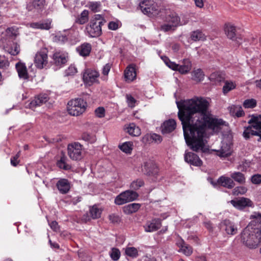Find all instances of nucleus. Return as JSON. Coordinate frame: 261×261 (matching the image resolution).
Returning a JSON list of instances; mask_svg holds the SVG:
<instances>
[{
    "instance_id": "nucleus-27",
    "label": "nucleus",
    "mask_w": 261,
    "mask_h": 261,
    "mask_svg": "<svg viewBox=\"0 0 261 261\" xmlns=\"http://www.w3.org/2000/svg\"><path fill=\"white\" fill-rule=\"evenodd\" d=\"M76 50L79 54L83 57H86L89 55L91 50V45L89 43H84L76 48Z\"/></svg>"
},
{
    "instance_id": "nucleus-16",
    "label": "nucleus",
    "mask_w": 261,
    "mask_h": 261,
    "mask_svg": "<svg viewBox=\"0 0 261 261\" xmlns=\"http://www.w3.org/2000/svg\"><path fill=\"white\" fill-rule=\"evenodd\" d=\"M130 201V191L126 190L116 196L115 203L117 205H122Z\"/></svg>"
},
{
    "instance_id": "nucleus-60",
    "label": "nucleus",
    "mask_w": 261,
    "mask_h": 261,
    "mask_svg": "<svg viewBox=\"0 0 261 261\" xmlns=\"http://www.w3.org/2000/svg\"><path fill=\"white\" fill-rule=\"evenodd\" d=\"M49 225H50L51 228L55 231H57L59 229V227L58 224L56 221H52L49 224Z\"/></svg>"
},
{
    "instance_id": "nucleus-11",
    "label": "nucleus",
    "mask_w": 261,
    "mask_h": 261,
    "mask_svg": "<svg viewBox=\"0 0 261 261\" xmlns=\"http://www.w3.org/2000/svg\"><path fill=\"white\" fill-rule=\"evenodd\" d=\"M48 99V96L46 94H41L35 97L34 99L25 106V107L34 110L37 107L45 103Z\"/></svg>"
},
{
    "instance_id": "nucleus-38",
    "label": "nucleus",
    "mask_w": 261,
    "mask_h": 261,
    "mask_svg": "<svg viewBox=\"0 0 261 261\" xmlns=\"http://www.w3.org/2000/svg\"><path fill=\"white\" fill-rule=\"evenodd\" d=\"M82 139L90 143H93L96 141V137L94 134L88 132L84 133L82 136Z\"/></svg>"
},
{
    "instance_id": "nucleus-56",
    "label": "nucleus",
    "mask_w": 261,
    "mask_h": 261,
    "mask_svg": "<svg viewBox=\"0 0 261 261\" xmlns=\"http://www.w3.org/2000/svg\"><path fill=\"white\" fill-rule=\"evenodd\" d=\"M251 182L256 185L261 184V174H256L251 177Z\"/></svg>"
},
{
    "instance_id": "nucleus-57",
    "label": "nucleus",
    "mask_w": 261,
    "mask_h": 261,
    "mask_svg": "<svg viewBox=\"0 0 261 261\" xmlns=\"http://www.w3.org/2000/svg\"><path fill=\"white\" fill-rule=\"evenodd\" d=\"M144 184L143 181L141 179H137L136 181L132 183V187L135 190L139 189Z\"/></svg>"
},
{
    "instance_id": "nucleus-44",
    "label": "nucleus",
    "mask_w": 261,
    "mask_h": 261,
    "mask_svg": "<svg viewBox=\"0 0 261 261\" xmlns=\"http://www.w3.org/2000/svg\"><path fill=\"white\" fill-rule=\"evenodd\" d=\"M256 106V101L254 99H248L243 102V107L245 108H253Z\"/></svg>"
},
{
    "instance_id": "nucleus-22",
    "label": "nucleus",
    "mask_w": 261,
    "mask_h": 261,
    "mask_svg": "<svg viewBox=\"0 0 261 261\" xmlns=\"http://www.w3.org/2000/svg\"><path fill=\"white\" fill-rule=\"evenodd\" d=\"M161 220L160 219H155L151 222H148L144 226L145 230L147 232L154 231L161 226Z\"/></svg>"
},
{
    "instance_id": "nucleus-51",
    "label": "nucleus",
    "mask_w": 261,
    "mask_h": 261,
    "mask_svg": "<svg viewBox=\"0 0 261 261\" xmlns=\"http://www.w3.org/2000/svg\"><path fill=\"white\" fill-rule=\"evenodd\" d=\"M141 132L138 126H136L133 123H132V136H139L141 135Z\"/></svg>"
},
{
    "instance_id": "nucleus-17",
    "label": "nucleus",
    "mask_w": 261,
    "mask_h": 261,
    "mask_svg": "<svg viewBox=\"0 0 261 261\" xmlns=\"http://www.w3.org/2000/svg\"><path fill=\"white\" fill-rule=\"evenodd\" d=\"M56 186L62 194L67 193L70 189V182L67 179L61 178L56 184Z\"/></svg>"
},
{
    "instance_id": "nucleus-47",
    "label": "nucleus",
    "mask_w": 261,
    "mask_h": 261,
    "mask_svg": "<svg viewBox=\"0 0 261 261\" xmlns=\"http://www.w3.org/2000/svg\"><path fill=\"white\" fill-rule=\"evenodd\" d=\"M247 189L243 186H239L236 187L232 191L234 195H238L239 194H244L246 193Z\"/></svg>"
},
{
    "instance_id": "nucleus-1",
    "label": "nucleus",
    "mask_w": 261,
    "mask_h": 261,
    "mask_svg": "<svg viewBox=\"0 0 261 261\" xmlns=\"http://www.w3.org/2000/svg\"><path fill=\"white\" fill-rule=\"evenodd\" d=\"M176 105L187 144L194 151H204L207 129L217 132L223 121L213 117L209 111V102L203 97L176 101Z\"/></svg>"
},
{
    "instance_id": "nucleus-21",
    "label": "nucleus",
    "mask_w": 261,
    "mask_h": 261,
    "mask_svg": "<svg viewBox=\"0 0 261 261\" xmlns=\"http://www.w3.org/2000/svg\"><path fill=\"white\" fill-rule=\"evenodd\" d=\"M176 126L175 120L170 119L165 121L162 126V132L163 134H168L174 130Z\"/></svg>"
},
{
    "instance_id": "nucleus-39",
    "label": "nucleus",
    "mask_w": 261,
    "mask_h": 261,
    "mask_svg": "<svg viewBox=\"0 0 261 261\" xmlns=\"http://www.w3.org/2000/svg\"><path fill=\"white\" fill-rule=\"evenodd\" d=\"M252 218H255L256 219V222H258V220H259V223L258 224V226L254 228V232L256 234H257L258 237H259L260 240H261V215L260 214H255L253 215H251V216Z\"/></svg>"
},
{
    "instance_id": "nucleus-35",
    "label": "nucleus",
    "mask_w": 261,
    "mask_h": 261,
    "mask_svg": "<svg viewBox=\"0 0 261 261\" xmlns=\"http://www.w3.org/2000/svg\"><path fill=\"white\" fill-rule=\"evenodd\" d=\"M224 75L219 72H214L210 76V80L216 84L221 82L224 80Z\"/></svg>"
},
{
    "instance_id": "nucleus-18",
    "label": "nucleus",
    "mask_w": 261,
    "mask_h": 261,
    "mask_svg": "<svg viewBox=\"0 0 261 261\" xmlns=\"http://www.w3.org/2000/svg\"><path fill=\"white\" fill-rule=\"evenodd\" d=\"M30 26L35 29L48 30L51 28V20L47 19L39 22H32L30 24Z\"/></svg>"
},
{
    "instance_id": "nucleus-52",
    "label": "nucleus",
    "mask_w": 261,
    "mask_h": 261,
    "mask_svg": "<svg viewBox=\"0 0 261 261\" xmlns=\"http://www.w3.org/2000/svg\"><path fill=\"white\" fill-rule=\"evenodd\" d=\"M162 58L166 65L168 66L170 68L172 69L173 68H175L177 67L176 64L174 62H171L167 57H162Z\"/></svg>"
},
{
    "instance_id": "nucleus-41",
    "label": "nucleus",
    "mask_w": 261,
    "mask_h": 261,
    "mask_svg": "<svg viewBox=\"0 0 261 261\" xmlns=\"http://www.w3.org/2000/svg\"><path fill=\"white\" fill-rule=\"evenodd\" d=\"M119 148L123 152L129 153L130 152V142H125L118 146Z\"/></svg>"
},
{
    "instance_id": "nucleus-53",
    "label": "nucleus",
    "mask_w": 261,
    "mask_h": 261,
    "mask_svg": "<svg viewBox=\"0 0 261 261\" xmlns=\"http://www.w3.org/2000/svg\"><path fill=\"white\" fill-rule=\"evenodd\" d=\"M33 1L36 10H40L42 9L45 4L44 0H33Z\"/></svg>"
},
{
    "instance_id": "nucleus-55",
    "label": "nucleus",
    "mask_w": 261,
    "mask_h": 261,
    "mask_svg": "<svg viewBox=\"0 0 261 261\" xmlns=\"http://www.w3.org/2000/svg\"><path fill=\"white\" fill-rule=\"evenodd\" d=\"M130 65H128L126 69L124 70V80L129 83L130 81Z\"/></svg>"
},
{
    "instance_id": "nucleus-8",
    "label": "nucleus",
    "mask_w": 261,
    "mask_h": 261,
    "mask_svg": "<svg viewBox=\"0 0 261 261\" xmlns=\"http://www.w3.org/2000/svg\"><path fill=\"white\" fill-rule=\"evenodd\" d=\"M48 50L45 47L41 48L35 55L34 64L39 69H42L48 63Z\"/></svg>"
},
{
    "instance_id": "nucleus-5",
    "label": "nucleus",
    "mask_w": 261,
    "mask_h": 261,
    "mask_svg": "<svg viewBox=\"0 0 261 261\" xmlns=\"http://www.w3.org/2000/svg\"><path fill=\"white\" fill-rule=\"evenodd\" d=\"M241 239L243 243L251 249L257 247L261 240L257 234L254 232V228L251 226H248L243 230L241 234Z\"/></svg>"
},
{
    "instance_id": "nucleus-42",
    "label": "nucleus",
    "mask_w": 261,
    "mask_h": 261,
    "mask_svg": "<svg viewBox=\"0 0 261 261\" xmlns=\"http://www.w3.org/2000/svg\"><path fill=\"white\" fill-rule=\"evenodd\" d=\"M121 26V22L118 20L111 21L108 23V29L111 30L115 31Z\"/></svg>"
},
{
    "instance_id": "nucleus-50",
    "label": "nucleus",
    "mask_w": 261,
    "mask_h": 261,
    "mask_svg": "<svg viewBox=\"0 0 261 261\" xmlns=\"http://www.w3.org/2000/svg\"><path fill=\"white\" fill-rule=\"evenodd\" d=\"M76 72L77 69L73 65H70L68 69L65 70V74L67 76L74 75Z\"/></svg>"
},
{
    "instance_id": "nucleus-40",
    "label": "nucleus",
    "mask_w": 261,
    "mask_h": 261,
    "mask_svg": "<svg viewBox=\"0 0 261 261\" xmlns=\"http://www.w3.org/2000/svg\"><path fill=\"white\" fill-rule=\"evenodd\" d=\"M236 88V84L231 81H226L223 87V92L224 94L227 93L228 92Z\"/></svg>"
},
{
    "instance_id": "nucleus-49",
    "label": "nucleus",
    "mask_w": 261,
    "mask_h": 261,
    "mask_svg": "<svg viewBox=\"0 0 261 261\" xmlns=\"http://www.w3.org/2000/svg\"><path fill=\"white\" fill-rule=\"evenodd\" d=\"M20 155V151H18L17 153L14 156H12L11 158L10 162L11 164L14 166L16 167L17 166L19 163V160H18V158H19Z\"/></svg>"
},
{
    "instance_id": "nucleus-25",
    "label": "nucleus",
    "mask_w": 261,
    "mask_h": 261,
    "mask_svg": "<svg viewBox=\"0 0 261 261\" xmlns=\"http://www.w3.org/2000/svg\"><path fill=\"white\" fill-rule=\"evenodd\" d=\"M225 226V230L228 234L234 235L238 232V229L235 224L229 220H225L223 223Z\"/></svg>"
},
{
    "instance_id": "nucleus-30",
    "label": "nucleus",
    "mask_w": 261,
    "mask_h": 261,
    "mask_svg": "<svg viewBox=\"0 0 261 261\" xmlns=\"http://www.w3.org/2000/svg\"><path fill=\"white\" fill-rule=\"evenodd\" d=\"M155 253L161 258V260L163 257L167 258L170 255L168 248L165 246L157 248L155 250Z\"/></svg>"
},
{
    "instance_id": "nucleus-4",
    "label": "nucleus",
    "mask_w": 261,
    "mask_h": 261,
    "mask_svg": "<svg viewBox=\"0 0 261 261\" xmlns=\"http://www.w3.org/2000/svg\"><path fill=\"white\" fill-rule=\"evenodd\" d=\"M161 0H144L139 7L143 14L150 17H155L160 13Z\"/></svg>"
},
{
    "instance_id": "nucleus-46",
    "label": "nucleus",
    "mask_w": 261,
    "mask_h": 261,
    "mask_svg": "<svg viewBox=\"0 0 261 261\" xmlns=\"http://www.w3.org/2000/svg\"><path fill=\"white\" fill-rule=\"evenodd\" d=\"M10 63L5 56L0 55V68L2 69H7Z\"/></svg>"
},
{
    "instance_id": "nucleus-13",
    "label": "nucleus",
    "mask_w": 261,
    "mask_h": 261,
    "mask_svg": "<svg viewBox=\"0 0 261 261\" xmlns=\"http://www.w3.org/2000/svg\"><path fill=\"white\" fill-rule=\"evenodd\" d=\"M217 154L221 158L227 157L231 154L232 152L231 149V144L227 143L225 140L222 142V145L219 150H216Z\"/></svg>"
},
{
    "instance_id": "nucleus-62",
    "label": "nucleus",
    "mask_w": 261,
    "mask_h": 261,
    "mask_svg": "<svg viewBox=\"0 0 261 261\" xmlns=\"http://www.w3.org/2000/svg\"><path fill=\"white\" fill-rule=\"evenodd\" d=\"M151 135H146L142 138V141L144 143H150L152 141Z\"/></svg>"
},
{
    "instance_id": "nucleus-28",
    "label": "nucleus",
    "mask_w": 261,
    "mask_h": 261,
    "mask_svg": "<svg viewBox=\"0 0 261 261\" xmlns=\"http://www.w3.org/2000/svg\"><path fill=\"white\" fill-rule=\"evenodd\" d=\"M6 51L13 56L18 55L20 52V46L15 42H11L5 47Z\"/></svg>"
},
{
    "instance_id": "nucleus-37",
    "label": "nucleus",
    "mask_w": 261,
    "mask_h": 261,
    "mask_svg": "<svg viewBox=\"0 0 261 261\" xmlns=\"http://www.w3.org/2000/svg\"><path fill=\"white\" fill-rule=\"evenodd\" d=\"M192 76L194 80L200 82L203 80L204 74L200 69H197L193 71Z\"/></svg>"
},
{
    "instance_id": "nucleus-43",
    "label": "nucleus",
    "mask_w": 261,
    "mask_h": 261,
    "mask_svg": "<svg viewBox=\"0 0 261 261\" xmlns=\"http://www.w3.org/2000/svg\"><path fill=\"white\" fill-rule=\"evenodd\" d=\"M111 258L115 261L118 260L120 256V252L115 248H113L109 253Z\"/></svg>"
},
{
    "instance_id": "nucleus-14",
    "label": "nucleus",
    "mask_w": 261,
    "mask_h": 261,
    "mask_svg": "<svg viewBox=\"0 0 261 261\" xmlns=\"http://www.w3.org/2000/svg\"><path fill=\"white\" fill-rule=\"evenodd\" d=\"M185 160L186 162L195 166H200L202 164V161L199 156L193 152H187L185 154Z\"/></svg>"
},
{
    "instance_id": "nucleus-48",
    "label": "nucleus",
    "mask_w": 261,
    "mask_h": 261,
    "mask_svg": "<svg viewBox=\"0 0 261 261\" xmlns=\"http://www.w3.org/2000/svg\"><path fill=\"white\" fill-rule=\"evenodd\" d=\"M101 4L100 2H92L89 4L90 9L93 12H98L100 11Z\"/></svg>"
},
{
    "instance_id": "nucleus-26",
    "label": "nucleus",
    "mask_w": 261,
    "mask_h": 261,
    "mask_svg": "<svg viewBox=\"0 0 261 261\" xmlns=\"http://www.w3.org/2000/svg\"><path fill=\"white\" fill-rule=\"evenodd\" d=\"M218 182L221 186L228 189H232L235 186V183L231 177L222 176L218 179Z\"/></svg>"
},
{
    "instance_id": "nucleus-54",
    "label": "nucleus",
    "mask_w": 261,
    "mask_h": 261,
    "mask_svg": "<svg viewBox=\"0 0 261 261\" xmlns=\"http://www.w3.org/2000/svg\"><path fill=\"white\" fill-rule=\"evenodd\" d=\"M95 115L99 118H102L105 115V110L103 107H98L95 110Z\"/></svg>"
},
{
    "instance_id": "nucleus-64",
    "label": "nucleus",
    "mask_w": 261,
    "mask_h": 261,
    "mask_svg": "<svg viewBox=\"0 0 261 261\" xmlns=\"http://www.w3.org/2000/svg\"><path fill=\"white\" fill-rule=\"evenodd\" d=\"M140 206L139 203H132V213L137 212L140 208Z\"/></svg>"
},
{
    "instance_id": "nucleus-36",
    "label": "nucleus",
    "mask_w": 261,
    "mask_h": 261,
    "mask_svg": "<svg viewBox=\"0 0 261 261\" xmlns=\"http://www.w3.org/2000/svg\"><path fill=\"white\" fill-rule=\"evenodd\" d=\"M67 158L63 155L57 163L58 167L64 170H68L70 169L71 166L67 163Z\"/></svg>"
},
{
    "instance_id": "nucleus-20",
    "label": "nucleus",
    "mask_w": 261,
    "mask_h": 261,
    "mask_svg": "<svg viewBox=\"0 0 261 261\" xmlns=\"http://www.w3.org/2000/svg\"><path fill=\"white\" fill-rule=\"evenodd\" d=\"M176 66L177 67L175 68H173L172 70L178 71L181 74L188 73L192 67L191 62L187 59L183 60L182 65L176 64Z\"/></svg>"
},
{
    "instance_id": "nucleus-63",
    "label": "nucleus",
    "mask_w": 261,
    "mask_h": 261,
    "mask_svg": "<svg viewBox=\"0 0 261 261\" xmlns=\"http://www.w3.org/2000/svg\"><path fill=\"white\" fill-rule=\"evenodd\" d=\"M109 219L112 223L117 222L119 220V217L114 214L110 215Z\"/></svg>"
},
{
    "instance_id": "nucleus-9",
    "label": "nucleus",
    "mask_w": 261,
    "mask_h": 261,
    "mask_svg": "<svg viewBox=\"0 0 261 261\" xmlns=\"http://www.w3.org/2000/svg\"><path fill=\"white\" fill-rule=\"evenodd\" d=\"M165 21L172 24L175 28L178 25L186 24L189 22V18L185 15L179 17L177 14L173 12L167 15Z\"/></svg>"
},
{
    "instance_id": "nucleus-59",
    "label": "nucleus",
    "mask_w": 261,
    "mask_h": 261,
    "mask_svg": "<svg viewBox=\"0 0 261 261\" xmlns=\"http://www.w3.org/2000/svg\"><path fill=\"white\" fill-rule=\"evenodd\" d=\"M111 68V65L109 63L106 64L102 69V74L107 75Z\"/></svg>"
},
{
    "instance_id": "nucleus-34",
    "label": "nucleus",
    "mask_w": 261,
    "mask_h": 261,
    "mask_svg": "<svg viewBox=\"0 0 261 261\" xmlns=\"http://www.w3.org/2000/svg\"><path fill=\"white\" fill-rule=\"evenodd\" d=\"M88 16H89L88 11L85 10L76 18L75 21L76 23L80 24H85L88 20V19H89Z\"/></svg>"
},
{
    "instance_id": "nucleus-2",
    "label": "nucleus",
    "mask_w": 261,
    "mask_h": 261,
    "mask_svg": "<svg viewBox=\"0 0 261 261\" xmlns=\"http://www.w3.org/2000/svg\"><path fill=\"white\" fill-rule=\"evenodd\" d=\"M106 22L102 15L95 14L85 28V33L89 37H97L102 34L101 26Z\"/></svg>"
},
{
    "instance_id": "nucleus-15",
    "label": "nucleus",
    "mask_w": 261,
    "mask_h": 261,
    "mask_svg": "<svg viewBox=\"0 0 261 261\" xmlns=\"http://www.w3.org/2000/svg\"><path fill=\"white\" fill-rule=\"evenodd\" d=\"M102 211L96 205L91 207L89 209V213L90 217L88 215H84L82 218V220L85 222L90 220L91 218L95 219L100 217Z\"/></svg>"
},
{
    "instance_id": "nucleus-33",
    "label": "nucleus",
    "mask_w": 261,
    "mask_h": 261,
    "mask_svg": "<svg viewBox=\"0 0 261 261\" xmlns=\"http://www.w3.org/2000/svg\"><path fill=\"white\" fill-rule=\"evenodd\" d=\"M190 37L194 41H204L206 39L205 35L200 30L192 32Z\"/></svg>"
},
{
    "instance_id": "nucleus-23",
    "label": "nucleus",
    "mask_w": 261,
    "mask_h": 261,
    "mask_svg": "<svg viewBox=\"0 0 261 261\" xmlns=\"http://www.w3.org/2000/svg\"><path fill=\"white\" fill-rule=\"evenodd\" d=\"M67 54L63 52L57 51L53 55L54 63L57 66L64 64L67 61Z\"/></svg>"
},
{
    "instance_id": "nucleus-31",
    "label": "nucleus",
    "mask_w": 261,
    "mask_h": 261,
    "mask_svg": "<svg viewBox=\"0 0 261 261\" xmlns=\"http://www.w3.org/2000/svg\"><path fill=\"white\" fill-rule=\"evenodd\" d=\"M225 34L228 38L232 40H237L236 37V28L230 24H226L224 29Z\"/></svg>"
},
{
    "instance_id": "nucleus-7",
    "label": "nucleus",
    "mask_w": 261,
    "mask_h": 261,
    "mask_svg": "<svg viewBox=\"0 0 261 261\" xmlns=\"http://www.w3.org/2000/svg\"><path fill=\"white\" fill-rule=\"evenodd\" d=\"M83 145L78 142L70 143L67 147L68 155L72 160H80L83 157Z\"/></svg>"
},
{
    "instance_id": "nucleus-29",
    "label": "nucleus",
    "mask_w": 261,
    "mask_h": 261,
    "mask_svg": "<svg viewBox=\"0 0 261 261\" xmlns=\"http://www.w3.org/2000/svg\"><path fill=\"white\" fill-rule=\"evenodd\" d=\"M16 68L20 78L27 79L29 77L27 67L23 63L20 62L17 63Z\"/></svg>"
},
{
    "instance_id": "nucleus-61",
    "label": "nucleus",
    "mask_w": 261,
    "mask_h": 261,
    "mask_svg": "<svg viewBox=\"0 0 261 261\" xmlns=\"http://www.w3.org/2000/svg\"><path fill=\"white\" fill-rule=\"evenodd\" d=\"M152 141H154L156 142H161L162 141L161 137L156 134L151 135Z\"/></svg>"
},
{
    "instance_id": "nucleus-32",
    "label": "nucleus",
    "mask_w": 261,
    "mask_h": 261,
    "mask_svg": "<svg viewBox=\"0 0 261 261\" xmlns=\"http://www.w3.org/2000/svg\"><path fill=\"white\" fill-rule=\"evenodd\" d=\"M230 176L233 181L239 184H244L246 182L245 175L240 172H233L231 173Z\"/></svg>"
},
{
    "instance_id": "nucleus-58",
    "label": "nucleus",
    "mask_w": 261,
    "mask_h": 261,
    "mask_svg": "<svg viewBox=\"0 0 261 261\" xmlns=\"http://www.w3.org/2000/svg\"><path fill=\"white\" fill-rule=\"evenodd\" d=\"M138 73V69L136 65L132 64V82L136 79Z\"/></svg>"
},
{
    "instance_id": "nucleus-10",
    "label": "nucleus",
    "mask_w": 261,
    "mask_h": 261,
    "mask_svg": "<svg viewBox=\"0 0 261 261\" xmlns=\"http://www.w3.org/2000/svg\"><path fill=\"white\" fill-rule=\"evenodd\" d=\"M138 171L142 172L149 176H155L158 173L157 166L150 160L144 161L143 165H142L140 169H139Z\"/></svg>"
},
{
    "instance_id": "nucleus-45",
    "label": "nucleus",
    "mask_w": 261,
    "mask_h": 261,
    "mask_svg": "<svg viewBox=\"0 0 261 261\" xmlns=\"http://www.w3.org/2000/svg\"><path fill=\"white\" fill-rule=\"evenodd\" d=\"M175 28L171 23L169 22H166L161 25L160 27V30L161 31H163L164 32H169V31H173L175 30Z\"/></svg>"
},
{
    "instance_id": "nucleus-12",
    "label": "nucleus",
    "mask_w": 261,
    "mask_h": 261,
    "mask_svg": "<svg viewBox=\"0 0 261 261\" xmlns=\"http://www.w3.org/2000/svg\"><path fill=\"white\" fill-rule=\"evenodd\" d=\"M98 76L99 73L97 71L87 69L83 73V79L86 84L91 85L98 81Z\"/></svg>"
},
{
    "instance_id": "nucleus-24",
    "label": "nucleus",
    "mask_w": 261,
    "mask_h": 261,
    "mask_svg": "<svg viewBox=\"0 0 261 261\" xmlns=\"http://www.w3.org/2000/svg\"><path fill=\"white\" fill-rule=\"evenodd\" d=\"M176 244L179 248V252H182L186 256H190L192 254L193 252L192 248L182 240H179Z\"/></svg>"
},
{
    "instance_id": "nucleus-19",
    "label": "nucleus",
    "mask_w": 261,
    "mask_h": 261,
    "mask_svg": "<svg viewBox=\"0 0 261 261\" xmlns=\"http://www.w3.org/2000/svg\"><path fill=\"white\" fill-rule=\"evenodd\" d=\"M230 203L234 207L241 210L246 206H251L252 202L248 198L242 197L240 199L232 200L230 201Z\"/></svg>"
},
{
    "instance_id": "nucleus-6",
    "label": "nucleus",
    "mask_w": 261,
    "mask_h": 261,
    "mask_svg": "<svg viewBox=\"0 0 261 261\" xmlns=\"http://www.w3.org/2000/svg\"><path fill=\"white\" fill-rule=\"evenodd\" d=\"M87 102L82 98L72 99L68 101L67 110L69 114L73 116H78L86 111Z\"/></svg>"
},
{
    "instance_id": "nucleus-3",
    "label": "nucleus",
    "mask_w": 261,
    "mask_h": 261,
    "mask_svg": "<svg viewBox=\"0 0 261 261\" xmlns=\"http://www.w3.org/2000/svg\"><path fill=\"white\" fill-rule=\"evenodd\" d=\"M248 123L250 125L245 128L243 137L248 139L253 136H258V141H261V115L252 116Z\"/></svg>"
}]
</instances>
